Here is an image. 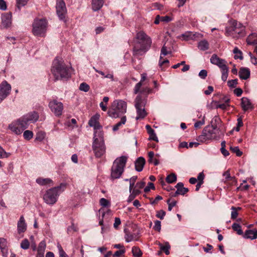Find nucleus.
I'll return each mask as SVG.
<instances>
[{"label": "nucleus", "mask_w": 257, "mask_h": 257, "mask_svg": "<svg viewBox=\"0 0 257 257\" xmlns=\"http://www.w3.org/2000/svg\"><path fill=\"white\" fill-rule=\"evenodd\" d=\"M38 113L26 114L9 124L8 128L12 133L20 135L28 128L29 122H35L39 119Z\"/></svg>", "instance_id": "obj_1"}, {"label": "nucleus", "mask_w": 257, "mask_h": 257, "mask_svg": "<svg viewBox=\"0 0 257 257\" xmlns=\"http://www.w3.org/2000/svg\"><path fill=\"white\" fill-rule=\"evenodd\" d=\"M51 72L55 80L68 79L71 77L70 69L66 66L61 59L56 57L53 62Z\"/></svg>", "instance_id": "obj_2"}, {"label": "nucleus", "mask_w": 257, "mask_h": 257, "mask_svg": "<svg viewBox=\"0 0 257 257\" xmlns=\"http://www.w3.org/2000/svg\"><path fill=\"white\" fill-rule=\"evenodd\" d=\"M66 188V184L61 183L59 186L54 187L47 190L43 196L44 202L49 205H52L57 201L60 194Z\"/></svg>", "instance_id": "obj_3"}, {"label": "nucleus", "mask_w": 257, "mask_h": 257, "mask_svg": "<svg viewBox=\"0 0 257 257\" xmlns=\"http://www.w3.org/2000/svg\"><path fill=\"white\" fill-rule=\"evenodd\" d=\"M127 160V157L122 156L113 162L111 169L110 177L112 180L119 178L123 172Z\"/></svg>", "instance_id": "obj_4"}, {"label": "nucleus", "mask_w": 257, "mask_h": 257, "mask_svg": "<svg viewBox=\"0 0 257 257\" xmlns=\"http://www.w3.org/2000/svg\"><path fill=\"white\" fill-rule=\"evenodd\" d=\"M220 131L214 124L206 126L202 131V134L198 137L197 141L204 143L206 141L216 139L220 136Z\"/></svg>", "instance_id": "obj_5"}, {"label": "nucleus", "mask_w": 257, "mask_h": 257, "mask_svg": "<svg viewBox=\"0 0 257 257\" xmlns=\"http://www.w3.org/2000/svg\"><path fill=\"white\" fill-rule=\"evenodd\" d=\"M92 148L96 157H101L104 154L105 147L103 140V134L102 131L98 132L96 131L94 133Z\"/></svg>", "instance_id": "obj_6"}, {"label": "nucleus", "mask_w": 257, "mask_h": 257, "mask_svg": "<svg viewBox=\"0 0 257 257\" xmlns=\"http://www.w3.org/2000/svg\"><path fill=\"white\" fill-rule=\"evenodd\" d=\"M226 35L234 39H239L245 36V27L241 24L233 21L232 25L226 28Z\"/></svg>", "instance_id": "obj_7"}, {"label": "nucleus", "mask_w": 257, "mask_h": 257, "mask_svg": "<svg viewBox=\"0 0 257 257\" xmlns=\"http://www.w3.org/2000/svg\"><path fill=\"white\" fill-rule=\"evenodd\" d=\"M47 27V22L46 19H36L33 23L32 33L35 36H44Z\"/></svg>", "instance_id": "obj_8"}, {"label": "nucleus", "mask_w": 257, "mask_h": 257, "mask_svg": "<svg viewBox=\"0 0 257 257\" xmlns=\"http://www.w3.org/2000/svg\"><path fill=\"white\" fill-rule=\"evenodd\" d=\"M136 39L138 41L136 43H139V45L145 46L148 48L151 47L152 39L144 31L138 32L136 34Z\"/></svg>", "instance_id": "obj_9"}, {"label": "nucleus", "mask_w": 257, "mask_h": 257, "mask_svg": "<svg viewBox=\"0 0 257 257\" xmlns=\"http://www.w3.org/2000/svg\"><path fill=\"white\" fill-rule=\"evenodd\" d=\"M150 49L145 46L139 45V43H135L133 48V56L132 61H135V58L140 59V57L144 55Z\"/></svg>", "instance_id": "obj_10"}, {"label": "nucleus", "mask_w": 257, "mask_h": 257, "mask_svg": "<svg viewBox=\"0 0 257 257\" xmlns=\"http://www.w3.org/2000/svg\"><path fill=\"white\" fill-rule=\"evenodd\" d=\"M126 107V102L122 100H115L111 104V108L115 112H125Z\"/></svg>", "instance_id": "obj_11"}, {"label": "nucleus", "mask_w": 257, "mask_h": 257, "mask_svg": "<svg viewBox=\"0 0 257 257\" xmlns=\"http://www.w3.org/2000/svg\"><path fill=\"white\" fill-rule=\"evenodd\" d=\"M11 90V85L6 81H3L0 84V102L9 95Z\"/></svg>", "instance_id": "obj_12"}, {"label": "nucleus", "mask_w": 257, "mask_h": 257, "mask_svg": "<svg viewBox=\"0 0 257 257\" xmlns=\"http://www.w3.org/2000/svg\"><path fill=\"white\" fill-rule=\"evenodd\" d=\"M56 12L59 18L63 20L65 18L67 13L65 4L63 0H57L56 4Z\"/></svg>", "instance_id": "obj_13"}, {"label": "nucleus", "mask_w": 257, "mask_h": 257, "mask_svg": "<svg viewBox=\"0 0 257 257\" xmlns=\"http://www.w3.org/2000/svg\"><path fill=\"white\" fill-rule=\"evenodd\" d=\"M145 100L142 98L140 94L138 95L135 100V105L137 112H146L145 108Z\"/></svg>", "instance_id": "obj_14"}, {"label": "nucleus", "mask_w": 257, "mask_h": 257, "mask_svg": "<svg viewBox=\"0 0 257 257\" xmlns=\"http://www.w3.org/2000/svg\"><path fill=\"white\" fill-rule=\"evenodd\" d=\"M99 117V114L98 113H96L90 118L88 122L89 125L90 126L93 127L94 130H95L94 133L96 131H97V132L99 131H101L100 129L101 128L102 126L100 125L98 122Z\"/></svg>", "instance_id": "obj_15"}, {"label": "nucleus", "mask_w": 257, "mask_h": 257, "mask_svg": "<svg viewBox=\"0 0 257 257\" xmlns=\"http://www.w3.org/2000/svg\"><path fill=\"white\" fill-rule=\"evenodd\" d=\"M49 107L54 112H62L63 109V105L61 102L56 100L51 101L49 103Z\"/></svg>", "instance_id": "obj_16"}, {"label": "nucleus", "mask_w": 257, "mask_h": 257, "mask_svg": "<svg viewBox=\"0 0 257 257\" xmlns=\"http://www.w3.org/2000/svg\"><path fill=\"white\" fill-rule=\"evenodd\" d=\"M248 45H252L254 47L253 52L257 55V34L252 33L246 39Z\"/></svg>", "instance_id": "obj_17"}, {"label": "nucleus", "mask_w": 257, "mask_h": 257, "mask_svg": "<svg viewBox=\"0 0 257 257\" xmlns=\"http://www.w3.org/2000/svg\"><path fill=\"white\" fill-rule=\"evenodd\" d=\"M12 14L11 13H6L2 16V26L7 28L10 27L12 24Z\"/></svg>", "instance_id": "obj_18"}, {"label": "nucleus", "mask_w": 257, "mask_h": 257, "mask_svg": "<svg viewBox=\"0 0 257 257\" xmlns=\"http://www.w3.org/2000/svg\"><path fill=\"white\" fill-rule=\"evenodd\" d=\"M205 114L200 113L197 114V117L193 118V120L195 121L194 124V127L196 129L200 128L202 125L205 123Z\"/></svg>", "instance_id": "obj_19"}, {"label": "nucleus", "mask_w": 257, "mask_h": 257, "mask_svg": "<svg viewBox=\"0 0 257 257\" xmlns=\"http://www.w3.org/2000/svg\"><path fill=\"white\" fill-rule=\"evenodd\" d=\"M241 107L244 111H251L253 105L250 100L247 97L241 98Z\"/></svg>", "instance_id": "obj_20"}, {"label": "nucleus", "mask_w": 257, "mask_h": 257, "mask_svg": "<svg viewBox=\"0 0 257 257\" xmlns=\"http://www.w3.org/2000/svg\"><path fill=\"white\" fill-rule=\"evenodd\" d=\"M242 237L245 239H255L257 238V230L247 229L245 230Z\"/></svg>", "instance_id": "obj_21"}, {"label": "nucleus", "mask_w": 257, "mask_h": 257, "mask_svg": "<svg viewBox=\"0 0 257 257\" xmlns=\"http://www.w3.org/2000/svg\"><path fill=\"white\" fill-rule=\"evenodd\" d=\"M146 163V160L142 157H139L135 161V169L138 172H141L143 170L144 166Z\"/></svg>", "instance_id": "obj_22"}, {"label": "nucleus", "mask_w": 257, "mask_h": 257, "mask_svg": "<svg viewBox=\"0 0 257 257\" xmlns=\"http://www.w3.org/2000/svg\"><path fill=\"white\" fill-rule=\"evenodd\" d=\"M18 232L19 234L24 232L27 229V224L23 216H21L18 222Z\"/></svg>", "instance_id": "obj_23"}, {"label": "nucleus", "mask_w": 257, "mask_h": 257, "mask_svg": "<svg viewBox=\"0 0 257 257\" xmlns=\"http://www.w3.org/2000/svg\"><path fill=\"white\" fill-rule=\"evenodd\" d=\"M46 244L45 241H42L40 242L38 247L37 249V252L36 257H44Z\"/></svg>", "instance_id": "obj_24"}, {"label": "nucleus", "mask_w": 257, "mask_h": 257, "mask_svg": "<svg viewBox=\"0 0 257 257\" xmlns=\"http://www.w3.org/2000/svg\"><path fill=\"white\" fill-rule=\"evenodd\" d=\"M238 75L241 79L246 80L250 76V71L248 68L242 67L239 69Z\"/></svg>", "instance_id": "obj_25"}, {"label": "nucleus", "mask_w": 257, "mask_h": 257, "mask_svg": "<svg viewBox=\"0 0 257 257\" xmlns=\"http://www.w3.org/2000/svg\"><path fill=\"white\" fill-rule=\"evenodd\" d=\"M147 78V74L143 73L141 74V79L139 82L136 84L134 89V93L136 94L139 93L140 91V88L143 85V82L146 80Z\"/></svg>", "instance_id": "obj_26"}, {"label": "nucleus", "mask_w": 257, "mask_h": 257, "mask_svg": "<svg viewBox=\"0 0 257 257\" xmlns=\"http://www.w3.org/2000/svg\"><path fill=\"white\" fill-rule=\"evenodd\" d=\"M104 4V0H92V9L94 11L99 10Z\"/></svg>", "instance_id": "obj_27"}, {"label": "nucleus", "mask_w": 257, "mask_h": 257, "mask_svg": "<svg viewBox=\"0 0 257 257\" xmlns=\"http://www.w3.org/2000/svg\"><path fill=\"white\" fill-rule=\"evenodd\" d=\"M175 187L177 188L179 195H184L189 191V189L187 188L184 187V184L182 182L178 183Z\"/></svg>", "instance_id": "obj_28"}, {"label": "nucleus", "mask_w": 257, "mask_h": 257, "mask_svg": "<svg viewBox=\"0 0 257 257\" xmlns=\"http://www.w3.org/2000/svg\"><path fill=\"white\" fill-rule=\"evenodd\" d=\"M223 176L225 177L224 180V184L229 183L230 181H232V182H236V178L235 177H232L230 176V171L229 170L226 171L223 173Z\"/></svg>", "instance_id": "obj_29"}, {"label": "nucleus", "mask_w": 257, "mask_h": 257, "mask_svg": "<svg viewBox=\"0 0 257 257\" xmlns=\"http://www.w3.org/2000/svg\"><path fill=\"white\" fill-rule=\"evenodd\" d=\"M36 182L38 184L42 186L50 184H51L52 185H53V181L49 178H38L36 179Z\"/></svg>", "instance_id": "obj_30"}, {"label": "nucleus", "mask_w": 257, "mask_h": 257, "mask_svg": "<svg viewBox=\"0 0 257 257\" xmlns=\"http://www.w3.org/2000/svg\"><path fill=\"white\" fill-rule=\"evenodd\" d=\"M158 244L160 246L161 251H163L167 255L170 254L169 249H170L171 246L169 242H166L165 245H163V244L159 242Z\"/></svg>", "instance_id": "obj_31"}, {"label": "nucleus", "mask_w": 257, "mask_h": 257, "mask_svg": "<svg viewBox=\"0 0 257 257\" xmlns=\"http://www.w3.org/2000/svg\"><path fill=\"white\" fill-rule=\"evenodd\" d=\"M198 47L200 50L205 51L208 49L209 44L206 40H202L198 43Z\"/></svg>", "instance_id": "obj_32"}, {"label": "nucleus", "mask_w": 257, "mask_h": 257, "mask_svg": "<svg viewBox=\"0 0 257 257\" xmlns=\"http://www.w3.org/2000/svg\"><path fill=\"white\" fill-rule=\"evenodd\" d=\"M148 162L149 163H153L154 165L157 166L159 164V161L157 158L154 159V161H153V157H154V153L152 151L148 153Z\"/></svg>", "instance_id": "obj_33"}, {"label": "nucleus", "mask_w": 257, "mask_h": 257, "mask_svg": "<svg viewBox=\"0 0 257 257\" xmlns=\"http://www.w3.org/2000/svg\"><path fill=\"white\" fill-rule=\"evenodd\" d=\"M232 228L234 231H236L238 235H242L243 236L244 233L241 229V226L239 224L237 223H233Z\"/></svg>", "instance_id": "obj_34"}, {"label": "nucleus", "mask_w": 257, "mask_h": 257, "mask_svg": "<svg viewBox=\"0 0 257 257\" xmlns=\"http://www.w3.org/2000/svg\"><path fill=\"white\" fill-rule=\"evenodd\" d=\"M126 120V117L125 116L122 117L121 118L120 121L119 122H117V123H116L113 126L112 130L114 132L117 131L120 126H121L122 124H124L125 123Z\"/></svg>", "instance_id": "obj_35"}, {"label": "nucleus", "mask_w": 257, "mask_h": 257, "mask_svg": "<svg viewBox=\"0 0 257 257\" xmlns=\"http://www.w3.org/2000/svg\"><path fill=\"white\" fill-rule=\"evenodd\" d=\"M132 251L135 257H142L143 253L139 247L133 246Z\"/></svg>", "instance_id": "obj_36"}, {"label": "nucleus", "mask_w": 257, "mask_h": 257, "mask_svg": "<svg viewBox=\"0 0 257 257\" xmlns=\"http://www.w3.org/2000/svg\"><path fill=\"white\" fill-rule=\"evenodd\" d=\"M241 207H235L234 206H232L231 209L232 210L231 213V218L233 220L235 219L238 215V210H241Z\"/></svg>", "instance_id": "obj_37"}, {"label": "nucleus", "mask_w": 257, "mask_h": 257, "mask_svg": "<svg viewBox=\"0 0 257 257\" xmlns=\"http://www.w3.org/2000/svg\"><path fill=\"white\" fill-rule=\"evenodd\" d=\"M29 0H16V7L18 11H21L22 7L25 6Z\"/></svg>", "instance_id": "obj_38"}, {"label": "nucleus", "mask_w": 257, "mask_h": 257, "mask_svg": "<svg viewBox=\"0 0 257 257\" xmlns=\"http://www.w3.org/2000/svg\"><path fill=\"white\" fill-rule=\"evenodd\" d=\"M233 52L235 54L234 56L235 59H239L242 60L243 59L242 52L238 49V48L235 47L233 50Z\"/></svg>", "instance_id": "obj_39"}, {"label": "nucleus", "mask_w": 257, "mask_h": 257, "mask_svg": "<svg viewBox=\"0 0 257 257\" xmlns=\"http://www.w3.org/2000/svg\"><path fill=\"white\" fill-rule=\"evenodd\" d=\"M124 231L125 232L124 238H125V241L127 242H129L134 239L135 236H134V234L130 233L126 229H125Z\"/></svg>", "instance_id": "obj_40"}, {"label": "nucleus", "mask_w": 257, "mask_h": 257, "mask_svg": "<svg viewBox=\"0 0 257 257\" xmlns=\"http://www.w3.org/2000/svg\"><path fill=\"white\" fill-rule=\"evenodd\" d=\"M166 180L168 183H174L177 180V176L175 174L172 173L167 176Z\"/></svg>", "instance_id": "obj_41"}, {"label": "nucleus", "mask_w": 257, "mask_h": 257, "mask_svg": "<svg viewBox=\"0 0 257 257\" xmlns=\"http://www.w3.org/2000/svg\"><path fill=\"white\" fill-rule=\"evenodd\" d=\"M229 101V99H227L224 103L216 104L215 107L216 108H220L222 110H228L227 108L229 107V105L227 104V102Z\"/></svg>", "instance_id": "obj_42"}, {"label": "nucleus", "mask_w": 257, "mask_h": 257, "mask_svg": "<svg viewBox=\"0 0 257 257\" xmlns=\"http://www.w3.org/2000/svg\"><path fill=\"white\" fill-rule=\"evenodd\" d=\"M23 136L25 139L30 140L33 137V133L31 131L26 130L24 132Z\"/></svg>", "instance_id": "obj_43"}, {"label": "nucleus", "mask_w": 257, "mask_h": 257, "mask_svg": "<svg viewBox=\"0 0 257 257\" xmlns=\"http://www.w3.org/2000/svg\"><path fill=\"white\" fill-rule=\"evenodd\" d=\"M220 61H221V59L219 58L216 54H213L210 58V62L214 65H216Z\"/></svg>", "instance_id": "obj_44"}, {"label": "nucleus", "mask_w": 257, "mask_h": 257, "mask_svg": "<svg viewBox=\"0 0 257 257\" xmlns=\"http://www.w3.org/2000/svg\"><path fill=\"white\" fill-rule=\"evenodd\" d=\"M137 179V176H134L131 177L129 181H130V187H129V190L130 192H131L132 189L135 187V183L136 181V180Z\"/></svg>", "instance_id": "obj_45"}, {"label": "nucleus", "mask_w": 257, "mask_h": 257, "mask_svg": "<svg viewBox=\"0 0 257 257\" xmlns=\"http://www.w3.org/2000/svg\"><path fill=\"white\" fill-rule=\"evenodd\" d=\"M230 150L233 153H235L236 156L238 157H240L242 155V152L240 151L239 148L238 147H230Z\"/></svg>", "instance_id": "obj_46"}, {"label": "nucleus", "mask_w": 257, "mask_h": 257, "mask_svg": "<svg viewBox=\"0 0 257 257\" xmlns=\"http://www.w3.org/2000/svg\"><path fill=\"white\" fill-rule=\"evenodd\" d=\"M30 246V242L27 239L23 240L21 243V247L24 249H27Z\"/></svg>", "instance_id": "obj_47"}, {"label": "nucleus", "mask_w": 257, "mask_h": 257, "mask_svg": "<svg viewBox=\"0 0 257 257\" xmlns=\"http://www.w3.org/2000/svg\"><path fill=\"white\" fill-rule=\"evenodd\" d=\"M90 87L89 85L85 82H83L80 84L79 86V89L84 92H88L89 90Z\"/></svg>", "instance_id": "obj_48"}, {"label": "nucleus", "mask_w": 257, "mask_h": 257, "mask_svg": "<svg viewBox=\"0 0 257 257\" xmlns=\"http://www.w3.org/2000/svg\"><path fill=\"white\" fill-rule=\"evenodd\" d=\"M153 91V90L148 87H144L142 89H140V91H139V92L141 93V94H145L146 95H148L150 93H151Z\"/></svg>", "instance_id": "obj_49"}, {"label": "nucleus", "mask_w": 257, "mask_h": 257, "mask_svg": "<svg viewBox=\"0 0 257 257\" xmlns=\"http://www.w3.org/2000/svg\"><path fill=\"white\" fill-rule=\"evenodd\" d=\"M222 76L221 79L223 81L227 80L228 75V68L221 70Z\"/></svg>", "instance_id": "obj_50"}, {"label": "nucleus", "mask_w": 257, "mask_h": 257, "mask_svg": "<svg viewBox=\"0 0 257 257\" xmlns=\"http://www.w3.org/2000/svg\"><path fill=\"white\" fill-rule=\"evenodd\" d=\"M10 156V153H7L4 149L0 146V158H8Z\"/></svg>", "instance_id": "obj_51"}, {"label": "nucleus", "mask_w": 257, "mask_h": 257, "mask_svg": "<svg viewBox=\"0 0 257 257\" xmlns=\"http://www.w3.org/2000/svg\"><path fill=\"white\" fill-rule=\"evenodd\" d=\"M171 201V199H169L167 201V203L168 205V210L169 211H171L172 209V208L174 206H176V204H177V201H173L172 202H170Z\"/></svg>", "instance_id": "obj_52"}, {"label": "nucleus", "mask_w": 257, "mask_h": 257, "mask_svg": "<svg viewBox=\"0 0 257 257\" xmlns=\"http://www.w3.org/2000/svg\"><path fill=\"white\" fill-rule=\"evenodd\" d=\"M226 62L225 60L221 59V61H219L216 65L218 66L221 70H223L228 68L226 65Z\"/></svg>", "instance_id": "obj_53"}, {"label": "nucleus", "mask_w": 257, "mask_h": 257, "mask_svg": "<svg viewBox=\"0 0 257 257\" xmlns=\"http://www.w3.org/2000/svg\"><path fill=\"white\" fill-rule=\"evenodd\" d=\"M171 53V51H168L167 47L166 46V44H165L162 47L161 50V56L162 55L164 56H166L168 54H170Z\"/></svg>", "instance_id": "obj_54"}, {"label": "nucleus", "mask_w": 257, "mask_h": 257, "mask_svg": "<svg viewBox=\"0 0 257 257\" xmlns=\"http://www.w3.org/2000/svg\"><path fill=\"white\" fill-rule=\"evenodd\" d=\"M100 204L103 207H107L110 205V203L107 199L102 198L100 199Z\"/></svg>", "instance_id": "obj_55"}, {"label": "nucleus", "mask_w": 257, "mask_h": 257, "mask_svg": "<svg viewBox=\"0 0 257 257\" xmlns=\"http://www.w3.org/2000/svg\"><path fill=\"white\" fill-rule=\"evenodd\" d=\"M45 137V133H44L42 132H40L37 134L36 140L39 141H42L44 139Z\"/></svg>", "instance_id": "obj_56"}, {"label": "nucleus", "mask_w": 257, "mask_h": 257, "mask_svg": "<svg viewBox=\"0 0 257 257\" xmlns=\"http://www.w3.org/2000/svg\"><path fill=\"white\" fill-rule=\"evenodd\" d=\"M221 121L220 118L218 116H215L211 121V124H214L217 126V125L219 124Z\"/></svg>", "instance_id": "obj_57"}, {"label": "nucleus", "mask_w": 257, "mask_h": 257, "mask_svg": "<svg viewBox=\"0 0 257 257\" xmlns=\"http://www.w3.org/2000/svg\"><path fill=\"white\" fill-rule=\"evenodd\" d=\"M166 215V212L163 210H161L157 212L156 216L160 219H163Z\"/></svg>", "instance_id": "obj_58"}, {"label": "nucleus", "mask_w": 257, "mask_h": 257, "mask_svg": "<svg viewBox=\"0 0 257 257\" xmlns=\"http://www.w3.org/2000/svg\"><path fill=\"white\" fill-rule=\"evenodd\" d=\"M151 189H155V186H154V184L153 183L149 182L147 186H146L144 188V191L145 192H148L150 191Z\"/></svg>", "instance_id": "obj_59"}, {"label": "nucleus", "mask_w": 257, "mask_h": 257, "mask_svg": "<svg viewBox=\"0 0 257 257\" xmlns=\"http://www.w3.org/2000/svg\"><path fill=\"white\" fill-rule=\"evenodd\" d=\"M161 221H159V220L155 221V225L154 226V229L155 230H157V231L160 232L161 230Z\"/></svg>", "instance_id": "obj_60"}, {"label": "nucleus", "mask_w": 257, "mask_h": 257, "mask_svg": "<svg viewBox=\"0 0 257 257\" xmlns=\"http://www.w3.org/2000/svg\"><path fill=\"white\" fill-rule=\"evenodd\" d=\"M7 240L4 238H0V249L7 247Z\"/></svg>", "instance_id": "obj_61"}, {"label": "nucleus", "mask_w": 257, "mask_h": 257, "mask_svg": "<svg viewBox=\"0 0 257 257\" xmlns=\"http://www.w3.org/2000/svg\"><path fill=\"white\" fill-rule=\"evenodd\" d=\"M228 85L230 87H235L237 84V79L229 80L227 82Z\"/></svg>", "instance_id": "obj_62"}, {"label": "nucleus", "mask_w": 257, "mask_h": 257, "mask_svg": "<svg viewBox=\"0 0 257 257\" xmlns=\"http://www.w3.org/2000/svg\"><path fill=\"white\" fill-rule=\"evenodd\" d=\"M145 184L146 183L144 181L138 182L136 184L135 187L140 190L143 188L145 187Z\"/></svg>", "instance_id": "obj_63"}, {"label": "nucleus", "mask_w": 257, "mask_h": 257, "mask_svg": "<svg viewBox=\"0 0 257 257\" xmlns=\"http://www.w3.org/2000/svg\"><path fill=\"white\" fill-rule=\"evenodd\" d=\"M248 54L250 56V61L252 63V64L254 65L257 64V58L254 57L251 52H249Z\"/></svg>", "instance_id": "obj_64"}]
</instances>
